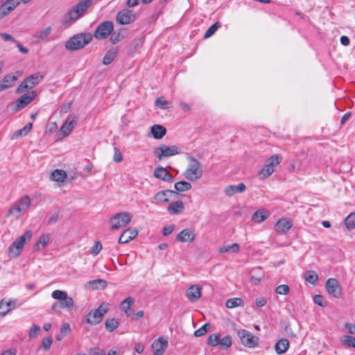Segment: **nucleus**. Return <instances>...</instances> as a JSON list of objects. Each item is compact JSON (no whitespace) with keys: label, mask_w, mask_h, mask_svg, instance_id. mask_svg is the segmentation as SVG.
<instances>
[{"label":"nucleus","mask_w":355,"mask_h":355,"mask_svg":"<svg viewBox=\"0 0 355 355\" xmlns=\"http://www.w3.org/2000/svg\"><path fill=\"white\" fill-rule=\"evenodd\" d=\"M91 4L92 0H83L78 3L65 14L62 24L66 27L69 26L83 15Z\"/></svg>","instance_id":"f257e3e1"},{"label":"nucleus","mask_w":355,"mask_h":355,"mask_svg":"<svg viewBox=\"0 0 355 355\" xmlns=\"http://www.w3.org/2000/svg\"><path fill=\"white\" fill-rule=\"evenodd\" d=\"M51 297L59 302H54L51 306V310L56 312L58 309L71 310L74 306V302L67 292L61 290H55L51 293Z\"/></svg>","instance_id":"f03ea898"},{"label":"nucleus","mask_w":355,"mask_h":355,"mask_svg":"<svg viewBox=\"0 0 355 355\" xmlns=\"http://www.w3.org/2000/svg\"><path fill=\"white\" fill-rule=\"evenodd\" d=\"M31 199L28 196H24L15 201L8 209L6 216H12L16 218L22 216L31 207Z\"/></svg>","instance_id":"7ed1b4c3"},{"label":"nucleus","mask_w":355,"mask_h":355,"mask_svg":"<svg viewBox=\"0 0 355 355\" xmlns=\"http://www.w3.org/2000/svg\"><path fill=\"white\" fill-rule=\"evenodd\" d=\"M92 40L90 33H78L70 37L65 44L67 49L76 51L85 47Z\"/></svg>","instance_id":"20e7f679"},{"label":"nucleus","mask_w":355,"mask_h":355,"mask_svg":"<svg viewBox=\"0 0 355 355\" xmlns=\"http://www.w3.org/2000/svg\"><path fill=\"white\" fill-rule=\"evenodd\" d=\"M31 236L32 232L31 231H26L24 235L17 238L8 248V257L10 258L18 257L21 254L26 242L29 241Z\"/></svg>","instance_id":"39448f33"},{"label":"nucleus","mask_w":355,"mask_h":355,"mask_svg":"<svg viewBox=\"0 0 355 355\" xmlns=\"http://www.w3.org/2000/svg\"><path fill=\"white\" fill-rule=\"evenodd\" d=\"M132 215L127 211H121L113 216L110 220V228L116 230L127 226L132 220Z\"/></svg>","instance_id":"423d86ee"},{"label":"nucleus","mask_w":355,"mask_h":355,"mask_svg":"<svg viewBox=\"0 0 355 355\" xmlns=\"http://www.w3.org/2000/svg\"><path fill=\"white\" fill-rule=\"evenodd\" d=\"M44 74L41 72H37L28 76L17 87L16 92L20 94L27 89H31L38 85L44 78Z\"/></svg>","instance_id":"0eeeda50"},{"label":"nucleus","mask_w":355,"mask_h":355,"mask_svg":"<svg viewBox=\"0 0 355 355\" xmlns=\"http://www.w3.org/2000/svg\"><path fill=\"white\" fill-rule=\"evenodd\" d=\"M108 311V304L102 303L100 306L94 311H91L87 315V322L89 324L95 325L101 322L103 320V315Z\"/></svg>","instance_id":"6e6552de"},{"label":"nucleus","mask_w":355,"mask_h":355,"mask_svg":"<svg viewBox=\"0 0 355 355\" xmlns=\"http://www.w3.org/2000/svg\"><path fill=\"white\" fill-rule=\"evenodd\" d=\"M202 170L199 162L193 157H190L189 166L184 173L185 177L190 180H196L202 175Z\"/></svg>","instance_id":"1a4fd4ad"},{"label":"nucleus","mask_w":355,"mask_h":355,"mask_svg":"<svg viewBox=\"0 0 355 355\" xmlns=\"http://www.w3.org/2000/svg\"><path fill=\"white\" fill-rule=\"evenodd\" d=\"M237 335L241 344L248 348H254L258 346L259 338L250 331L242 329L237 331Z\"/></svg>","instance_id":"9d476101"},{"label":"nucleus","mask_w":355,"mask_h":355,"mask_svg":"<svg viewBox=\"0 0 355 355\" xmlns=\"http://www.w3.org/2000/svg\"><path fill=\"white\" fill-rule=\"evenodd\" d=\"M137 19V14L129 8L119 10L116 16V21L120 25H128L133 23Z\"/></svg>","instance_id":"9b49d317"},{"label":"nucleus","mask_w":355,"mask_h":355,"mask_svg":"<svg viewBox=\"0 0 355 355\" xmlns=\"http://www.w3.org/2000/svg\"><path fill=\"white\" fill-rule=\"evenodd\" d=\"M155 155H176L178 154H186L188 153L185 151V149L182 146H167L166 145L162 144L159 148H156L154 150Z\"/></svg>","instance_id":"f8f14e48"},{"label":"nucleus","mask_w":355,"mask_h":355,"mask_svg":"<svg viewBox=\"0 0 355 355\" xmlns=\"http://www.w3.org/2000/svg\"><path fill=\"white\" fill-rule=\"evenodd\" d=\"M281 157H270L259 171V176L262 179L268 178L275 171V166L281 162Z\"/></svg>","instance_id":"ddd939ff"},{"label":"nucleus","mask_w":355,"mask_h":355,"mask_svg":"<svg viewBox=\"0 0 355 355\" xmlns=\"http://www.w3.org/2000/svg\"><path fill=\"white\" fill-rule=\"evenodd\" d=\"M114 30V24L111 21H105L96 28L94 37L98 40L107 38Z\"/></svg>","instance_id":"4468645a"},{"label":"nucleus","mask_w":355,"mask_h":355,"mask_svg":"<svg viewBox=\"0 0 355 355\" xmlns=\"http://www.w3.org/2000/svg\"><path fill=\"white\" fill-rule=\"evenodd\" d=\"M325 288L329 295L339 298L342 295V289L338 282L335 278H329L325 284Z\"/></svg>","instance_id":"2eb2a0df"},{"label":"nucleus","mask_w":355,"mask_h":355,"mask_svg":"<svg viewBox=\"0 0 355 355\" xmlns=\"http://www.w3.org/2000/svg\"><path fill=\"white\" fill-rule=\"evenodd\" d=\"M35 96L36 92L35 91H31L28 94H24L16 100L14 110L17 111L24 108L27 105H28L35 98Z\"/></svg>","instance_id":"dca6fc26"},{"label":"nucleus","mask_w":355,"mask_h":355,"mask_svg":"<svg viewBox=\"0 0 355 355\" xmlns=\"http://www.w3.org/2000/svg\"><path fill=\"white\" fill-rule=\"evenodd\" d=\"M168 346L167 339L159 337L151 345L153 355H163Z\"/></svg>","instance_id":"f3484780"},{"label":"nucleus","mask_w":355,"mask_h":355,"mask_svg":"<svg viewBox=\"0 0 355 355\" xmlns=\"http://www.w3.org/2000/svg\"><path fill=\"white\" fill-rule=\"evenodd\" d=\"M188 300L192 302L198 300L202 295V289L198 285H191L185 293Z\"/></svg>","instance_id":"a211bd4d"},{"label":"nucleus","mask_w":355,"mask_h":355,"mask_svg":"<svg viewBox=\"0 0 355 355\" xmlns=\"http://www.w3.org/2000/svg\"><path fill=\"white\" fill-rule=\"evenodd\" d=\"M293 223L287 218H282L279 219L275 225V231L278 234H286L292 227Z\"/></svg>","instance_id":"6ab92c4d"},{"label":"nucleus","mask_w":355,"mask_h":355,"mask_svg":"<svg viewBox=\"0 0 355 355\" xmlns=\"http://www.w3.org/2000/svg\"><path fill=\"white\" fill-rule=\"evenodd\" d=\"M16 307V302L14 300L2 299L0 301V316H5L11 310Z\"/></svg>","instance_id":"aec40b11"},{"label":"nucleus","mask_w":355,"mask_h":355,"mask_svg":"<svg viewBox=\"0 0 355 355\" xmlns=\"http://www.w3.org/2000/svg\"><path fill=\"white\" fill-rule=\"evenodd\" d=\"M153 175L155 178L165 182H171L173 180V175L166 170V168L159 166L154 170Z\"/></svg>","instance_id":"412c9836"},{"label":"nucleus","mask_w":355,"mask_h":355,"mask_svg":"<svg viewBox=\"0 0 355 355\" xmlns=\"http://www.w3.org/2000/svg\"><path fill=\"white\" fill-rule=\"evenodd\" d=\"M138 234V231L136 229L128 228L122 232L119 239V243H127L134 239Z\"/></svg>","instance_id":"4be33fe9"},{"label":"nucleus","mask_w":355,"mask_h":355,"mask_svg":"<svg viewBox=\"0 0 355 355\" xmlns=\"http://www.w3.org/2000/svg\"><path fill=\"white\" fill-rule=\"evenodd\" d=\"M194 230L191 229H184L182 230L177 236V239L183 243L192 242L195 239Z\"/></svg>","instance_id":"5701e85b"},{"label":"nucleus","mask_w":355,"mask_h":355,"mask_svg":"<svg viewBox=\"0 0 355 355\" xmlns=\"http://www.w3.org/2000/svg\"><path fill=\"white\" fill-rule=\"evenodd\" d=\"M150 134L154 139H161L166 135V128L162 125H153L150 127Z\"/></svg>","instance_id":"b1692460"},{"label":"nucleus","mask_w":355,"mask_h":355,"mask_svg":"<svg viewBox=\"0 0 355 355\" xmlns=\"http://www.w3.org/2000/svg\"><path fill=\"white\" fill-rule=\"evenodd\" d=\"M135 303V300L132 297H128L122 301L120 304V309L124 311L125 314L130 317L131 315V307Z\"/></svg>","instance_id":"393cba45"},{"label":"nucleus","mask_w":355,"mask_h":355,"mask_svg":"<svg viewBox=\"0 0 355 355\" xmlns=\"http://www.w3.org/2000/svg\"><path fill=\"white\" fill-rule=\"evenodd\" d=\"M51 239V235L49 234H42L37 241L34 245V249L35 250H40L44 249L49 243Z\"/></svg>","instance_id":"a878e982"},{"label":"nucleus","mask_w":355,"mask_h":355,"mask_svg":"<svg viewBox=\"0 0 355 355\" xmlns=\"http://www.w3.org/2000/svg\"><path fill=\"white\" fill-rule=\"evenodd\" d=\"M175 192L171 190L162 191L155 195V200L158 202H168L171 195Z\"/></svg>","instance_id":"bb28decb"},{"label":"nucleus","mask_w":355,"mask_h":355,"mask_svg":"<svg viewBox=\"0 0 355 355\" xmlns=\"http://www.w3.org/2000/svg\"><path fill=\"white\" fill-rule=\"evenodd\" d=\"M245 190V185L240 183L239 185H230L225 190V193L228 196H232L236 193H242Z\"/></svg>","instance_id":"cd10ccee"},{"label":"nucleus","mask_w":355,"mask_h":355,"mask_svg":"<svg viewBox=\"0 0 355 355\" xmlns=\"http://www.w3.org/2000/svg\"><path fill=\"white\" fill-rule=\"evenodd\" d=\"M289 347V341L286 338H282L279 340L275 346V352L278 354H282L285 353Z\"/></svg>","instance_id":"c85d7f7f"},{"label":"nucleus","mask_w":355,"mask_h":355,"mask_svg":"<svg viewBox=\"0 0 355 355\" xmlns=\"http://www.w3.org/2000/svg\"><path fill=\"white\" fill-rule=\"evenodd\" d=\"M184 209V204L182 201H175L168 207V211L171 214H179L183 212Z\"/></svg>","instance_id":"c756f323"},{"label":"nucleus","mask_w":355,"mask_h":355,"mask_svg":"<svg viewBox=\"0 0 355 355\" xmlns=\"http://www.w3.org/2000/svg\"><path fill=\"white\" fill-rule=\"evenodd\" d=\"M119 50L117 48H112L108 50L103 57V64L108 65L112 62L118 54Z\"/></svg>","instance_id":"7c9ffc66"},{"label":"nucleus","mask_w":355,"mask_h":355,"mask_svg":"<svg viewBox=\"0 0 355 355\" xmlns=\"http://www.w3.org/2000/svg\"><path fill=\"white\" fill-rule=\"evenodd\" d=\"M67 173L62 169H55L51 174V179L58 182H63L67 179Z\"/></svg>","instance_id":"2f4dec72"},{"label":"nucleus","mask_w":355,"mask_h":355,"mask_svg":"<svg viewBox=\"0 0 355 355\" xmlns=\"http://www.w3.org/2000/svg\"><path fill=\"white\" fill-rule=\"evenodd\" d=\"M269 216L267 210L259 209L256 211L252 216V220L255 223H261L265 220Z\"/></svg>","instance_id":"473e14b6"},{"label":"nucleus","mask_w":355,"mask_h":355,"mask_svg":"<svg viewBox=\"0 0 355 355\" xmlns=\"http://www.w3.org/2000/svg\"><path fill=\"white\" fill-rule=\"evenodd\" d=\"M239 250H240V245H239V243H234L231 245H224V246L220 247L218 249V252L220 254H223V253L228 252L236 253V252H239Z\"/></svg>","instance_id":"72a5a7b5"},{"label":"nucleus","mask_w":355,"mask_h":355,"mask_svg":"<svg viewBox=\"0 0 355 355\" xmlns=\"http://www.w3.org/2000/svg\"><path fill=\"white\" fill-rule=\"evenodd\" d=\"M243 300L241 297H234L228 299L225 302V306L228 309H233L238 306H243Z\"/></svg>","instance_id":"f704fd0d"},{"label":"nucleus","mask_w":355,"mask_h":355,"mask_svg":"<svg viewBox=\"0 0 355 355\" xmlns=\"http://www.w3.org/2000/svg\"><path fill=\"white\" fill-rule=\"evenodd\" d=\"M51 31V27L49 26L37 33L35 35V37L37 38V42H40L46 40L49 36Z\"/></svg>","instance_id":"c9c22d12"},{"label":"nucleus","mask_w":355,"mask_h":355,"mask_svg":"<svg viewBox=\"0 0 355 355\" xmlns=\"http://www.w3.org/2000/svg\"><path fill=\"white\" fill-rule=\"evenodd\" d=\"M155 105L162 110H168L171 107V103L166 101L162 96L155 101Z\"/></svg>","instance_id":"e433bc0d"},{"label":"nucleus","mask_w":355,"mask_h":355,"mask_svg":"<svg viewBox=\"0 0 355 355\" xmlns=\"http://www.w3.org/2000/svg\"><path fill=\"white\" fill-rule=\"evenodd\" d=\"M119 325V322L115 318L107 319L105 322V328L107 331L112 332L114 331Z\"/></svg>","instance_id":"4c0bfd02"},{"label":"nucleus","mask_w":355,"mask_h":355,"mask_svg":"<svg viewBox=\"0 0 355 355\" xmlns=\"http://www.w3.org/2000/svg\"><path fill=\"white\" fill-rule=\"evenodd\" d=\"M75 126V122L73 121H66L60 128L64 136L68 135Z\"/></svg>","instance_id":"58836bf2"},{"label":"nucleus","mask_w":355,"mask_h":355,"mask_svg":"<svg viewBox=\"0 0 355 355\" xmlns=\"http://www.w3.org/2000/svg\"><path fill=\"white\" fill-rule=\"evenodd\" d=\"M17 79V77L16 76L8 73L3 77V78L1 80V82L4 85H9V88H10L13 86L14 83L15 82V80Z\"/></svg>","instance_id":"ea45409f"},{"label":"nucleus","mask_w":355,"mask_h":355,"mask_svg":"<svg viewBox=\"0 0 355 355\" xmlns=\"http://www.w3.org/2000/svg\"><path fill=\"white\" fill-rule=\"evenodd\" d=\"M343 345L355 348V337L352 336H344L340 338Z\"/></svg>","instance_id":"a19ab883"},{"label":"nucleus","mask_w":355,"mask_h":355,"mask_svg":"<svg viewBox=\"0 0 355 355\" xmlns=\"http://www.w3.org/2000/svg\"><path fill=\"white\" fill-rule=\"evenodd\" d=\"M15 10V6H7L6 5L1 3L0 6V20L6 16L8 15L12 11Z\"/></svg>","instance_id":"79ce46f5"},{"label":"nucleus","mask_w":355,"mask_h":355,"mask_svg":"<svg viewBox=\"0 0 355 355\" xmlns=\"http://www.w3.org/2000/svg\"><path fill=\"white\" fill-rule=\"evenodd\" d=\"M191 188V184L186 181H180L175 184V189L178 191H188Z\"/></svg>","instance_id":"37998d69"},{"label":"nucleus","mask_w":355,"mask_h":355,"mask_svg":"<svg viewBox=\"0 0 355 355\" xmlns=\"http://www.w3.org/2000/svg\"><path fill=\"white\" fill-rule=\"evenodd\" d=\"M304 278L306 281L309 282L311 284H315L318 281V274L315 271H307L304 274Z\"/></svg>","instance_id":"c03bdc74"},{"label":"nucleus","mask_w":355,"mask_h":355,"mask_svg":"<svg viewBox=\"0 0 355 355\" xmlns=\"http://www.w3.org/2000/svg\"><path fill=\"white\" fill-rule=\"evenodd\" d=\"M345 225L349 230L355 228V214H349L345 220Z\"/></svg>","instance_id":"a18cd8bd"},{"label":"nucleus","mask_w":355,"mask_h":355,"mask_svg":"<svg viewBox=\"0 0 355 355\" xmlns=\"http://www.w3.org/2000/svg\"><path fill=\"white\" fill-rule=\"evenodd\" d=\"M220 26V23L219 21H217L212 24L205 33L204 38L207 39L212 36Z\"/></svg>","instance_id":"49530a36"},{"label":"nucleus","mask_w":355,"mask_h":355,"mask_svg":"<svg viewBox=\"0 0 355 355\" xmlns=\"http://www.w3.org/2000/svg\"><path fill=\"white\" fill-rule=\"evenodd\" d=\"M220 335L218 334H213L209 335L207 339V345L211 347H216L219 345Z\"/></svg>","instance_id":"de8ad7c7"},{"label":"nucleus","mask_w":355,"mask_h":355,"mask_svg":"<svg viewBox=\"0 0 355 355\" xmlns=\"http://www.w3.org/2000/svg\"><path fill=\"white\" fill-rule=\"evenodd\" d=\"M232 345V339L230 336H225L221 339L220 338L219 345L220 347L227 349Z\"/></svg>","instance_id":"09e8293b"},{"label":"nucleus","mask_w":355,"mask_h":355,"mask_svg":"<svg viewBox=\"0 0 355 355\" xmlns=\"http://www.w3.org/2000/svg\"><path fill=\"white\" fill-rule=\"evenodd\" d=\"M209 329V324L205 323L202 326H201L200 328L196 329L194 331L193 335L196 337H200V336H204L205 334H206L207 333Z\"/></svg>","instance_id":"8fccbe9b"},{"label":"nucleus","mask_w":355,"mask_h":355,"mask_svg":"<svg viewBox=\"0 0 355 355\" xmlns=\"http://www.w3.org/2000/svg\"><path fill=\"white\" fill-rule=\"evenodd\" d=\"M140 1L141 0H127L126 3H125V4L128 7L127 8L130 9V8H133V7L137 6V5H139ZM152 1L153 0H141L142 3L144 4L149 3Z\"/></svg>","instance_id":"3c124183"},{"label":"nucleus","mask_w":355,"mask_h":355,"mask_svg":"<svg viewBox=\"0 0 355 355\" xmlns=\"http://www.w3.org/2000/svg\"><path fill=\"white\" fill-rule=\"evenodd\" d=\"M103 248V245L100 241H95L92 247L91 254L93 256H97Z\"/></svg>","instance_id":"603ef678"},{"label":"nucleus","mask_w":355,"mask_h":355,"mask_svg":"<svg viewBox=\"0 0 355 355\" xmlns=\"http://www.w3.org/2000/svg\"><path fill=\"white\" fill-rule=\"evenodd\" d=\"M290 288L288 285L286 284H282L278 286L276 289L275 292L279 295H288L289 293Z\"/></svg>","instance_id":"864d4df0"},{"label":"nucleus","mask_w":355,"mask_h":355,"mask_svg":"<svg viewBox=\"0 0 355 355\" xmlns=\"http://www.w3.org/2000/svg\"><path fill=\"white\" fill-rule=\"evenodd\" d=\"M314 302L320 306L324 307L327 306V302L320 295H315L313 297Z\"/></svg>","instance_id":"5fc2aeb1"},{"label":"nucleus","mask_w":355,"mask_h":355,"mask_svg":"<svg viewBox=\"0 0 355 355\" xmlns=\"http://www.w3.org/2000/svg\"><path fill=\"white\" fill-rule=\"evenodd\" d=\"M52 343H53V340H52L51 337H46V338H43V340H42V347L44 350H48L50 349V347L52 345Z\"/></svg>","instance_id":"6e6d98bb"},{"label":"nucleus","mask_w":355,"mask_h":355,"mask_svg":"<svg viewBox=\"0 0 355 355\" xmlns=\"http://www.w3.org/2000/svg\"><path fill=\"white\" fill-rule=\"evenodd\" d=\"M40 330V327L37 324H33L29 331V337L34 338L36 337Z\"/></svg>","instance_id":"4d7b16f0"},{"label":"nucleus","mask_w":355,"mask_h":355,"mask_svg":"<svg viewBox=\"0 0 355 355\" xmlns=\"http://www.w3.org/2000/svg\"><path fill=\"white\" fill-rule=\"evenodd\" d=\"M123 39V36L120 33H114L110 37V41L112 44H116Z\"/></svg>","instance_id":"13d9d810"},{"label":"nucleus","mask_w":355,"mask_h":355,"mask_svg":"<svg viewBox=\"0 0 355 355\" xmlns=\"http://www.w3.org/2000/svg\"><path fill=\"white\" fill-rule=\"evenodd\" d=\"M0 36L4 40V41H10L13 43L15 44V42H17V40L10 34L8 33H0Z\"/></svg>","instance_id":"bf43d9fd"},{"label":"nucleus","mask_w":355,"mask_h":355,"mask_svg":"<svg viewBox=\"0 0 355 355\" xmlns=\"http://www.w3.org/2000/svg\"><path fill=\"white\" fill-rule=\"evenodd\" d=\"M345 328L346 329V331L347 333L350 334H355V324L352 323L346 322L344 324Z\"/></svg>","instance_id":"052dcab7"},{"label":"nucleus","mask_w":355,"mask_h":355,"mask_svg":"<svg viewBox=\"0 0 355 355\" xmlns=\"http://www.w3.org/2000/svg\"><path fill=\"white\" fill-rule=\"evenodd\" d=\"M2 3L6 5L7 6H15V9L19 6L20 2L19 0H5L2 2Z\"/></svg>","instance_id":"680f3d73"},{"label":"nucleus","mask_w":355,"mask_h":355,"mask_svg":"<svg viewBox=\"0 0 355 355\" xmlns=\"http://www.w3.org/2000/svg\"><path fill=\"white\" fill-rule=\"evenodd\" d=\"M71 329L70 326L68 323H64L62 324L60 331L64 335H68L70 333Z\"/></svg>","instance_id":"e2e57ef3"},{"label":"nucleus","mask_w":355,"mask_h":355,"mask_svg":"<svg viewBox=\"0 0 355 355\" xmlns=\"http://www.w3.org/2000/svg\"><path fill=\"white\" fill-rule=\"evenodd\" d=\"M144 315V313L143 311H139L135 314H132L131 313V315L130 316L132 320H138L139 319L141 318Z\"/></svg>","instance_id":"0e129e2a"},{"label":"nucleus","mask_w":355,"mask_h":355,"mask_svg":"<svg viewBox=\"0 0 355 355\" xmlns=\"http://www.w3.org/2000/svg\"><path fill=\"white\" fill-rule=\"evenodd\" d=\"M174 231L173 225L166 226L163 230V234L164 236L170 235Z\"/></svg>","instance_id":"69168bd1"},{"label":"nucleus","mask_w":355,"mask_h":355,"mask_svg":"<svg viewBox=\"0 0 355 355\" xmlns=\"http://www.w3.org/2000/svg\"><path fill=\"white\" fill-rule=\"evenodd\" d=\"M256 305L259 307L264 306L266 304V300L263 297H258L256 299Z\"/></svg>","instance_id":"338daca9"},{"label":"nucleus","mask_w":355,"mask_h":355,"mask_svg":"<svg viewBox=\"0 0 355 355\" xmlns=\"http://www.w3.org/2000/svg\"><path fill=\"white\" fill-rule=\"evenodd\" d=\"M340 41L341 44H343V46H348L350 42L349 38L346 35L341 36Z\"/></svg>","instance_id":"774afa93"}]
</instances>
